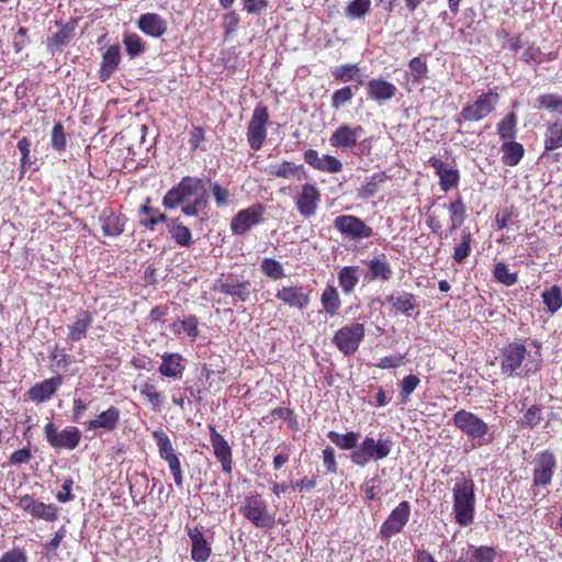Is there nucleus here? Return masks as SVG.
Instances as JSON below:
<instances>
[{"label": "nucleus", "mask_w": 562, "mask_h": 562, "mask_svg": "<svg viewBox=\"0 0 562 562\" xmlns=\"http://www.w3.org/2000/svg\"><path fill=\"white\" fill-rule=\"evenodd\" d=\"M474 481L470 474L461 473L454 479L452 508L456 521L463 527L471 525L474 520Z\"/></svg>", "instance_id": "obj_1"}, {"label": "nucleus", "mask_w": 562, "mask_h": 562, "mask_svg": "<svg viewBox=\"0 0 562 562\" xmlns=\"http://www.w3.org/2000/svg\"><path fill=\"white\" fill-rule=\"evenodd\" d=\"M452 423L472 442V448L488 445L494 440L490 426L470 411H458L452 417Z\"/></svg>", "instance_id": "obj_2"}, {"label": "nucleus", "mask_w": 562, "mask_h": 562, "mask_svg": "<svg viewBox=\"0 0 562 562\" xmlns=\"http://www.w3.org/2000/svg\"><path fill=\"white\" fill-rule=\"evenodd\" d=\"M205 177H183L177 187L170 189L164 196L162 204L167 209H175L181 203L190 201L191 198L204 196L209 200Z\"/></svg>", "instance_id": "obj_3"}, {"label": "nucleus", "mask_w": 562, "mask_h": 562, "mask_svg": "<svg viewBox=\"0 0 562 562\" xmlns=\"http://www.w3.org/2000/svg\"><path fill=\"white\" fill-rule=\"evenodd\" d=\"M393 440L390 437H380L375 440L366 437L357 449L352 450L350 460L358 467H366L371 460L380 461L385 459L392 451Z\"/></svg>", "instance_id": "obj_4"}, {"label": "nucleus", "mask_w": 562, "mask_h": 562, "mask_svg": "<svg viewBox=\"0 0 562 562\" xmlns=\"http://www.w3.org/2000/svg\"><path fill=\"white\" fill-rule=\"evenodd\" d=\"M239 513L257 528H273L276 515L269 512L268 503L258 493L245 497Z\"/></svg>", "instance_id": "obj_5"}, {"label": "nucleus", "mask_w": 562, "mask_h": 562, "mask_svg": "<svg viewBox=\"0 0 562 562\" xmlns=\"http://www.w3.org/2000/svg\"><path fill=\"white\" fill-rule=\"evenodd\" d=\"M364 130L361 125L341 124L339 125L329 137V143L333 147L341 149L342 151H351L356 155H363L367 146V139L358 143Z\"/></svg>", "instance_id": "obj_6"}, {"label": "nucleus", "mask_w": 562, "mask_h": 562, "mask_svg": "<svg viewBox=\"0 0 562 562\" xmlns=\"http://www.w3.org/2000/svg\"><path fill=\"white\" fill-rule=\"evenodd\" d=\"M499 94L494 90L481 93L473 103L467 104L458 116L456 123L461 127L463 121L477 122L490 115L496 108Z\"/></svg>", "instance_id": "obj_7"}, {"label": "nucleus", "mask_w": 562, "mask_h": 562, "mask_svg": "<svg viewBox=\"0 0 562 562\" xmlns=\"http://www.w3.org/2000/svg\"><path fill=\"white\" fill-rule=\"evenodd\" d=\"M411 504L402 501L380 526L379 535L382 540L389 541L403 531L411 518Z\"/></svg>", "instance_id": "obj_8"}, {"label": "nucleus", "mask_w": 562, "mask_h": 562, "mask_svg": "<svg viewBox=\"0 0 562 562\" xmlns=\"http://www.w3.org/2000/svg\"><path fill=\"white\" fill-rule=\"evenodd\" d=\"M364 333L363 324L352 323L337 330L333 340L339 351L345 356H351L358 350L360 342L364 338Z\"/></svg>", "instance_id": "obj_9"}, {"label": "nucleus", "mask_w": 562, "mask_h": 562, "mask_svg": "<svg viewBox=\"0 0 562 562\" xmlns=\"http://www.w3.org/2000/svg\"><path fill=\"white\" fill-rule=\"evenodd\" d=\"M44 434L47 442L54 449L74 450L80 442L81 432L77 427L58 430L54 423L46 424Z\"/></svg>", "instance_id": "obj_10"}, {"label": "nucleus", "mask_w": 562, "mask_h": 562, "mask_svg": "<svg viewBox=\"0 0 562 562\" xmlns=\"http://www.w3.org/2000/svg\"><path fill=\"white\" fill-rule=\"evenodd\" d=\"M334 228L342 237L349 239H364L373 236V228L363 220L355 215H339L334 220Z\"/></svg>", "instance_id": "obj_11"}, {"label": "nucleus", "mask_w": 562, "mask_h": 562, "mask_svg": "<svg viewBox=\"0 0 562 562\" xmlns=\"http://www.w3.org/2000/svg\"><path fill=\"white\" fill-rule=\"evenodd\" d=\"M268 120V109L262 105L256 106L247 128V139L251 149L258 150L261 148L267 137L266 124Z\"/></svg>", "instance_id": "obj_12"}, {"label": "nucleus", "mask_w": 562, "mask_h": 562, "mask_svg": "<svg viewBox=\"0 0 562 562\" xmlns=\"http://www.w3.org/2000/svg\"><path fill=\"white\" fill-rule=\"evenodd\" d=\"M265 207L261 204H254L238 211L232 218L231 229L235 235H244L254 226L263 222Z\"/></svg>", "instance_id": "obj_13"}, {"label": "nucleus", "mask_w": 562, "mask_h": 562, "mask_svg": "<svg viewBox=\"0 0 562 562\" xmlns=\"http://www.w3.org/2000/svg\"><path fill=\"white\" fill-rule=\"evenodd\" d=\"M557 468L554 454L544 450L539 452L535 459L532 472V486H548L552 482L553 473Z\"/></svg>", "instance_id": "obj_14"}, {"label": "nucleus", "mask_w": 562, "mask_h": 562, "mask_svg": "<svg viewBox=\"0 0 562 562\" xmlns=\"http://www.w3.org/2000/svg\"><path fill=\"white\" fill-rule=\"evenodd\" d=\"M527 349L524 345L513 341L505 345L501 351V370L503 374L512 376L520 368Z\"/></svg>", "instance_id": "obj_15"}, {"label": "nucleus", "mask_w": 562, "mask_h": 562, "mask_svg": "<svg viewBox=\"0 0 562 562\" xmlns=\"http://www.w3.org/2000/svg\"><path fill=\"white\" fill-rule=\"evenodd\" d=\"M321 192L313 183H304L295 200L297 212L305 218L313 217L318 209Z\"/></svg>", "instance_id": "obj_16"}, {"label": "nucleus", "mask_w": 562, "mask_h": 562, "mask_svg": "<svg viewBox=\"0 0 562 562\" xmlns=\"http://www.w3.org/2000/svg\"><path fill=\"white\" fill-rule=\"evenodd\" d=\"M19 506L33 517L45 521H54L58 517V508L54 504L36 501L31 495L21 496L19 498Z\"/></svg>", "instance_id": "obj_17"}, {"label": "nucleus", "mask_w": 562, "mask_h": 562, "mask_svg": "<svg viewBox=\"0 0 562 562\" xmlns=\"http://www.w3.org/2000/svg\"><path fill=\"white\" fill-rule=\"evenodd\" d=\"M209 430L214 454L222 464L223 472L231 474L233 470L232 449L227 440L213 426H209Z\"/></svg>", "instance_id": "obj_18"}, {"label": "nucleus", "mask_w": 562, "mask_h": 562, "mask_svg": "<svg viewBox=\"0 0 562 562\" xmlns=\"http://www.w3.org/2000/svg\"><path fill=\"white\" fill-rule=\"evenodd\" d=\"M428 164L439 177V186L443 192H448L458 187L460 173L456 167H449L446 162L436 157H431Z\"/></svg>", "instance_id": "obj_19"}, {"label": "nucleus", "mask_w": 562, "mask_h": 562, "mask_svg": "<svg viewBox=\"0 0 562 562\" xmlns=\"http://www.w3.org/2000/svg\"><path fill=\"white\" fill-rule=\"evenodd\" d=\"M120 409L111 406L106 411L101 412L94 419L83 423L87 431H97L102 429L105 432L115 430L120 423Z\"/></svg>", "instance_id": "obj_20"}, {"label": "nucleus", "mask_w": 562, "mask_h": 562, "mask_svg": "<svg viewBox=\"0 0 562 562\" xmlns=\"http://www.w3.org/2000/svg\"><path fill=\"white\" fill-rule=\"evenodd\" d=\"M276 297L285 305L299 310H304L310 304V292L297 285L283 286L278 290Z\"/></svg>", "instance_id": "obj_21"}, {"label": "nucleus", "mask_w": 562, "mask_h": 562, "mask_svg": "<svg viewBox=\"0 0 562 562\" xmlns=\"http://www.w3.org/2000/svg\"><path fill=\"white\" fill-rule=\"evenodd\" d=\"M137 27L147 36L159 38L168 30L167 21L158 13H143L137 20Z\"/></svg>", "instance_id": "obj_22"}, {"label": "nucleus", "mask_w": 562, "mask_h": 562, "mask_svg": "<svg viewBox=\"0 0 562 562\" xmlns=\"http://www.w3.org/2000/svg\"><path fill=\"white\" fill-rule=\"evenodd\" d=\"M188 537L192 542L191 558L194 562H206L212 553L211 544L198 527H186Z\"/></svg>", "instance_id": "obj_23"}, {"label": "nucleus", "mask_w": 562, "mask_h": 562, "mask_svg": "<svg viewBox=\"0 0 562 562\" xmlns=\"http://www.w3.org/2000/svg\"><path fill=\"white\" fill-rule=\"evenodd\" d=\"M61 384L63 378L60 375L46 379L41 383L33 385L29 390V398L37 403L47 402L57 392Z\"/></svg>", "instance_id": "obj_24"}, {"label": "nucleus", "mask_w": 562, "mask_h": 562, "mask_svg": "<svg viewBox=\"0 0 562 562\" xmlns=\"http://www.w3.org/2000/svg\"><path fill=\"white\" fill-rule=\"evenodd\" d=\"M265 172L269 177L283 178V179H296L301 180L305 177L304 166L296 165L292 161H282L270 164L266 167Z\"/></svg>", "instance_id": "obj_25"}, {"label": "nucleus", "mask_w": 562, "mask_h": 562, "mask_svg": "<svg viewBox=\"0 0 562 562\" xmlns=\"http://www.w3.org/2000/svg\"><path fill=\"white\" fill-rule=\"evenodd\" d=\"M215 289L225 295L236 296L241 302H247L251 294L250 282H239L234 277H228L224 281H220Z\"/></svg>", "instance_id": "obj_26"}, {"label": "nucleus", "mask_w": 562, "mask_h": 562, "mask_svg": "<svg viewBox=\"0 0 562 562\" xmlns=\"http://www.w3.org/2000/svg\"><path fill=\"white\" fill-rule=\"evenodd\" d=\"M125 217L116 215L112 210L104 209L99 215V223L105 236L115 237L124 232Z\"/></svg>", "instance_id": "obj_27"}, {"label": "nucleus", "mask_w": 562, "mask_h": 562, "mask_svg": "<svg viewBox=\"0 0 562 562\" xmlns=\"http://www.w3.org/2000/svg\"><path fill=\"white\" fill-rule=\"evenodd\" d=\"M368 95L379 103H384L391 100L397 89L392 83L384 79H372L367 85Z\"/></svg>", "instance_id": "obj_28"}, {"label": "nucleus", "mask_w": 562, "mask_h": 562, "mask_svg": "<svg viewBox=\"0 0 562 562\" xmlns=\"http://www.w3.org/2000/svg\"><path fill=\"white\" fill-rule=\"evenodd\" d=\"M161 364L159 366V373L166 378L179 379L184 371V359L179 353L165 352L161 356Z\"/></svg>", "instance_id": "obj_29"}, {"label": "nucleus", "mask_w": 562, "mask_h": 562, "mask_svg": "<svg viewBox=\"0 0 562 562\" xmlns=\"http://www.w3.org/2000/svg\"><path fill=\"white\" fill-rule=\"evenodd\" d=\"M121 61V50L119 45L110 46L102 56L99 78L102 82L106 81L116 70Z\"/></svg>", "instance_id": "obj_30"}, {"label": "nucleus", "mask_w": 562, "mask_h": 562, "mask_svg": "<svg viewBox=\"0 0 562 562\" xmlns=\"http://www.w3.org/2000/svg\"><path fill=\"white\" fill-rule=\"evenodd\" d=\"M392 274V267L386 260L384 254L372 258L368 262V272L366 276L368 280L381 279L383 281H387L391 279Z\"/></svg>", "instance_id": "obj_31"}, {"label": "nucleus", "mask_w": 562, "mask_h": 562, "mask_svg": "<svg viewBox=\"0 0 562 562\" xmlns=\"http://www.w3.org/2000/svg\"><path fill=\"white\" fill-rule=\"evenodd\" d=\"M358 266L344 267L338 272V283L345 294H351L360 279Z\"/></svg>", "instance_id": "obj_32"}, {"label": "nucleus", "mask_w": 562, "mask_h": 562, "mask_svg": "<svg viewBox=\"0 0 562 562\" xmlns=\"http://www.w3.org/2000/svg\"><path fill=\"white\" fill-rule=\"evenodd\" d=\"M501 150L502 162L509 167L517 166L525 154L524 146L517 142H505Z\"/></svg>", "instance_id": "obj_33"}, {"label": "nucleus", "mask_w": 562, "mask_h": 562, "mask_svg": "<svg viewBox=\"0 0 562 562\" xmlns=\"http://www.w3.org/2000/svg\"><path fill=\"white\" fill-rule=\"evenodd\" d=\"M92 324V316L89 312H81L77 319L69 326L68 339L71 341L81 340Z\"/></svg>", "instance_id": "obj_34"}, {"label": "nucleus", "mask_w": 562, "mask_h": 562, "mask_svg": "<svg viewBox=\"0 0 562 562\" xmlns=\"http://www.w3.org/2000/svg\"><path fill=\"white\" fill-rule=\"evenodd\" d=\"M387 175L384 171L374 172L372 176L366 178L361 188L359 189V196L362 199H370L375 195L380 184L387 180Z\"/></svg>", "instance_id": "obj_35"}, {"label": "nucleus", "mask_w": 562, "mask_h": 562, "mask_svg": "<svg viewBox=\"0 0 562 562\" xmlns=\"http://www.w3.org/2000/svg\"><path fill=\"white\" fill-rule=\"evenodd\" d=\"M328 438L329 440L336 445L338 448L342 449V450H351V449H357L358 448V441L360 439V432H356V431H349V432H346V434H339L337 431H329L328 432Z\"/></svg>", "instance_id": "obj_36"}, {"label": "nucleus", "mask_w": 562, "mask_h": 562, "mask_svg": "<svg viewBox=\"0 0 562 562\" xmlns=\"http://www.w3.org/2000/svg\"><path fill=\"white\" fill-rule=\"evenodd\" d=\"M321 303H322L324 311L328 315H330V316L336 315L338 310L341 306V301H340L337 289L333 285H327L322 293Z\"/></svg>", "instance_id": "obj_37"}, {"label": "nucleus", "mask_w": 562, "mask_h": 562, "mask_svg": "<svg viewBox=\"0 0 562 562\" xmlns=\"http://www.w3.org/2000/svg\"><path fill=\"white\" fill-rule=\"evenodd\" d=\"M562 147V121L548 124L544 133L546 150H554Z\"/></svg>", "instance_id": "obj_38"}, {"label": "nucleus", "mask_w": 562, "mask_h": 562, "mask_svg": "<svg viewBox=\"0 0 562 562\" xmlns=\"http://www.w3.org/2000/svg\"><path fill=\"white\" fill-rule=\"evenodd\" d=\"M542 300L549 313L554 314L562 306V290L558 285L546 289L542 293Z\"/></svg>", "instance_id": "obj_39"}, {"label": "nucleus", "mask_w": 562, "mask_h": 562, "mask_svg": "<svg viewBox=\"0 0 562 562\" xmlns=\"http://www.w3.org/2000/svg\"><path fill=\"white\" fill-rule=\"evenodd\" d=\"M168 227L171 237L178 245L189 247L192 244V234L190 229L178 220H173Z\"/></svg>", "instance_id": "obj_40"}, {"label": "nucleus", "mask_w": 562, "mask_h": 562, "mask_svg": "<svg viewBox=\"0 0 562 562\" xmlns=\"http://www.w3.org/2000/svg\"><path fill=\"white\" fill-rule=\"evenodd\" d=\"M386 302L390 303L396 311L409 315L414 308V295L403 292L402 294L386 296Z\"/></svg>", "instance_id": "obj_41"}, {"label": "nucleus", "mask_w": 562, "mask_h": 562, "mask_svg": "<svg viewBox=\"0 0 562 562\" xmlns=\"http://www.w3.org/2000/svg\"><path fill=\"white\" fill-rule=\"evenodd\" d=\"M472 234L469 229H462L461 241L454 247L453 260L457 263H462L471 252Z\"/></svg>", "instance_id": "obj_42"}, {"label": "nucleus", "mask_w": 562, "mask_h": 562, "mask_svg": "<svg viewBox=\"0 0 562 562\" xmlns=\"http://www.w3.org/2000/svg\"><path fill=\"white\" fill-rule=\"evenodd\" d=\"M493 276L499 283L506 286L514 285L518 281L516 272H512L508 266L504 262H497L494 266Z\"/></svg>", "instance_id": "obj_43"}, {"label": "nucleus", "mask_w": 562, "mask_h": 562, "mask_svg": "<svg viewBox=\"0 0 562 562\" xmlns=\"http://www.w3.org/2000/svg\"><path fill=\"white\" fill-rule=\"evenodd\" d=\"M517 117L514 113L507 114L498 124L497 132L501 139H513L516 135Z\"/></svg>", "instance_id": "obj_44"}, {"label": "nucleus", "mask_w": 562, "mask_h": 562, "mask_svg": "<svg viewBox=\"0 0 562 562\" xmlns=\"http://www.w3.org/2000/svg\"><path fill=\"white\" fill-rule=\"evenodd\" d=\"M371 9V0H352L346 8V15L350 19H362Z\"/></svg>", "instance_id": "obj_45"}, {"label": "nucleus", "mask_w": 562, "mask_h": 562, "mask_svg": "<svg viewBox=\"0 0 562 562\" xmlns=\"http://www.w3.org/2000/svg\"><path fill=\"white\" fill-rule=\"evenodd\" d=\"M123 43L126 47L127 54L134 58L139 56L145 50L144 41L135 33H127L123 37Z\"/></svg>", "instance_id": "obj_46"}, {"label": "nucleus", "mask_w": 562, "mask_h": 562, "mask_svg": "<svg viewBox=\"0 0 562 562\" xmlns=\"http://www.w3.org/2000/svg\"><path fill=\"white\" fill-rule=\"evenodd\" d=\"M542 419V407L539 405H532L526 411L518 423L521 427L532 429L538 426Z\"/></svg>", "instance_id": "obj_47"}, {"label": "nucleus", "mask_w": 562, "mask_h": 562, "mask_svg": "<svg viewBox=\"0 0 562 562\" xmlns=\"http://www.w3.org/2000/svg\"><path fill=\"white\" fill-rule=\"evenodd\" d=\"M139 393L149 401L154 411H160L164 397L159 392L156 391L154 384L145 382L144 384L140 385Z\"/></svg>", "instance_id": "obj_48"}, {"label": "nucleus", "mask_w": 562, "mask_h": 562, "mask_svg": "<svg viewBox=\"0 0 562 562\" xmlns=\"http://www.w3.org/2000/svg\"><path fill=\"white\" fill-rule=\"evenodd\" d=\"M139 212L148 216L146 218H142L140 224L149 228H153L158 223L167 221L166 214L160 213L158 210L151 209L147 205H142Z\"/></svg>", "instance_id": "obj_49"}, {"label": "nucleus", "mask_w": 562, "mask_h": 562, "mask_svg": "<svg viewBox=\"0 0 562 562\" xmlns=\"http://www.w3.org/2000/svg\"><path fill=\"white\" fill-rule=\"evenodd\" d=\"M261 270L267 277L273 280H279L284 277V270L282 265L278 260L272 258H265L261 261Z\"/></svg>", "instance_id": "obj_50"}, {"label": "nucleus", "mask_w": 562, "mask_h": 562, "mask_svg": "<svg viewBox=\"0 0 562 562\" xmlns=\"http://www.w3.org/2000/svg\"><path fill=\"white\" fill-rule=\"evenodd\" d=\"M419 383H420V380L415 374L407 375L402 380L401 385H400V387H401L400 396H401V402L403 404L407 403L411 394L417 389Z\"/></svg>", "instance_id": "obj_51"}, {"label": "nucleus", "mask_w": 562, "mask_h": 562, "mask_svg": "<svg viewBox=\"0 0 562 562\" xmlns=\"http://www.w3.org/2000/svg\"><path fill=\"white\" fill-rule=\"evenodd\" d=\"M538 108L550 112H562V97L557 94H542L537 99Z\"/></svg>", "instance_id": "obj_52"}, {"label": "nucleus", "mask_w": 562, "mask_h": 562, "mask_svg": "<svg viewBox=\"0 0 562 562\" xmlns=\"http://www.w3.org/2000/svg\"><path fill=\"white\" fill-rule=\"evenodd\" d=\"M173 330L176 333H180V330H184L188 336L191 338H196L199 335L198 331V318L193 315H190L188 318L183 321H177L172 324Z\"/></svg>", "instance_id": "obj_53"}, {"label": "nucleus", "mask_w": 562, "mask_h": 562, "mask_svg": "<svg viewBox=\"0 0 562 562\" xmlns=\"http://www.w3.org/2000/svg\"><path fill=\"white\" fill-rule=\"evenodd\" d=\"M450 221L454 224H462L467 216V207L461 198L451 202L448 206Z\"/></svg>", "instance_id": "obj_54"}, {"label": "nucleus", "mask_w": 562, "mask_h": 562, "mask_svg": "<svg viewBox=\"0 0 562 562\" xmlns=\"http://www.w3.org/2000/svg\"><path fill=\"white\" fill-rule=\"evenodd\" d=\"M209 200L204 196L194 198L191 202L188 201L181 209L182 213L188 216H198L200 213H205Z\"/></svg>", "instance_id": "obj_55"}, {"label": "nucleus", "mask_w": 562, "mask_h": 562, "mask_svg": "<svg viewBox=\"0 0 562 562\" xmlns=\"http://www.w3.org/2000/svg\"><path fill=\"white\" fill-rule=\"evenodd\" d=\"M151 435L156 441L160 457L175 451L169 436L162 429L154 430Z\"/></svg>", "instance_id": "obj_56"}, {"label": "nucleus", "mask_w": 562, "mask_h": 562, "mask_svg": "<svg viewBox=\"0 0 562 562\" xmlns=\"http://www.w3.org/2000/svg\"><path fill=\"white\" fill-rule=\"evenodd\" d=\"M408 67L413 75V81L415 83H420L426 78L428 72V67L425 60L420 57H414L411 59Z\"/></svg>", "instance_id": "obj_57"}, {"label": "nucleus", "mask_w": 562, "mask_h": 562, "mask_svg": "<svg viewBox=\"0 0 562 562\" xmlns=\"http://www.w3.org/2000/svg\"><path fill=\"white\" fill-rule=\"evenodd\" d=\"M357 72H359V68L356 64H346L336 67L331 74L336 80L346 82L356 79Z\"/></svg>", "instance_id": "obj_58"}, {"label": "nucleus", "mask_w": 562, "mask_h": 562, "mask_svg": "<svg viewBox=\"0 0 562 562\" xmlns=\"http://www.w3.org/2000/svg\"><path fill=\"white\" fill-rule=\"evenodd\" d=\"M353 92L350 87H344L334 92L331 97V108L338 110L342 105L351 102Z\"/></svg>", "instance_id": "obj_59"}, {"label": "nucleus", "mask_w": 562, "mask_h": 562, "mask_svg": "<svg viewBox=\"0 0 562 562\" xmlns=\"http://www.w3.org/2000/svg\"><path fill=\"white\" fill-rule=\"evenodd\" d=\"M321 171H326L329 173H337L342 170V164L339 159L330 155H324L321 158V164L318 169Z\"/></svg>", "instance_id": "obj_60"}, {"label": "nucleus", "mask_w": 562, "mask_h": 562, "mask_svg": "<svg viewBox=\"0 0 562 562\" xmlns=\"http://www.w3.org/2000/svg\"><path fill=\"white\" fill-rule=\"evenodd\" d=\"M496 558V551L492 547L481 546L474 548L472 553L473 562H494Z\"/></svg>", "instance_id": "obj_61"}, {"label": "nucleus", "mask_w": 562, "mask_h": 562, "mask_svg": "<svg viewBox=\"0 0 562 562\" xmlns=\"http://www.w3.org/2000/svg\"><path fill=\"white\" fill-rule=\"evenodd\" d=\"M50 144L54 149L61 151L66 148V136L61 123H56L52 130Z\"/></svg>", "instance_id": "obj_62"}, {"label": "nucleus", "mask_w": 562, "mask_h": 562, "mask_svg": "<svg viewBox=\"0 0 562 562\" xmlns=\"http://www.w3.org/2000/svg\"><path fill=\"white\" fill-rule=\"evenodd\" d=\"M210 188L212 189V193L215 199L216 205L218 207L226 206L228 204V199L231 196L229 190L227 188L222 187L217 182L211 183Z\"/></svg>", "instance_id": "obj_63"}, {"label": "nucleus", "mask_w": 562, "mask_h": 562, "mask_svg": "<svg viewBox=\"0 0 562 562\" xmlns=\"http://www.w3.org/2000/svg\"><path fill=\"white\" fill-rule=\"evenodd\" d=\"M29 558L25 550L13 548L2 554L0 562H27Z\"/></svg>", "instance_id": "obj_64"}]
</instances>
